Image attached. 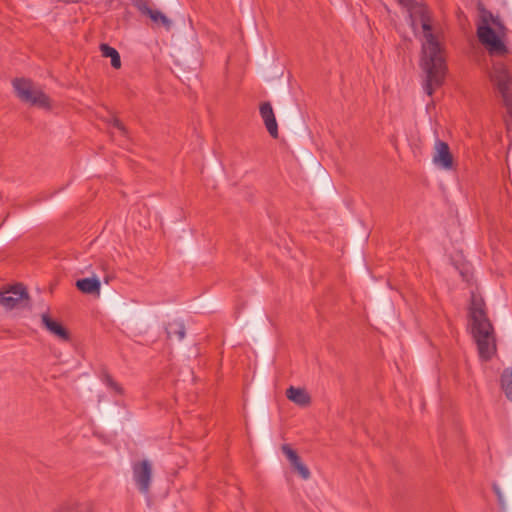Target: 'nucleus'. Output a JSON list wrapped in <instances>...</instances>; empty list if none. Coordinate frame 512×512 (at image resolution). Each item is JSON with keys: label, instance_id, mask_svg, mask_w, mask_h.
Returning <instances> with one entry per match:
<instances>
[{"label": "nucleus", "instance_id": "obj_1", "mask_svg": "<svg viewBox=\"0 0 512 512\" xmlns=\"http://www.w3.org/2000/svg\"><path fill=\"white\" fill-rule=\"evenodd\" d=\"M406 8L409 24L416 38L421 41L420 67L425 74L423 88L431 96L446 76V51L440 42L437 26L426 6L413 0H399Z\"/></svg>", "mask_w": 512, "mask_h": 512}, {"label": "nucleus", "instance_id": "obj_2", "mask_svg": "<svg viewBox=\"0 0 512 512\" xmlns=\"http://www.w3.org/2000/svg\"><path fill=\"white\" fill-rule=\"evenodd\" d=\"M469 306V330L476 344L481 361L488 362L497 353L495 328L488 318L485 302L480 294L471 289Z\"/></svg>", "mask_w": 512, "mask_h": 512}, {"label": "nucleus", "instance_id": "obj_3", "mask_svg": "<svg viewBox=\"0 0 512 512\" xmlns=\"http://www.w3.org/2000/svg\"><path fill=\"white\" fill-rule=\"evenodd\" d=\"M477 10L476 35L479 42L490 55H505L508 48L501 37L505 34L506 27L501 18L486 9L482 2L477 4Z\"/></svg>", "mask_w": 512, "mask_h": 512}, {"label": "nucleus", "instance_id": "obj_4", "mask_svg": "<svg viewBox=\"0 0 512 512\" xmlns=\"http://www.w3.org/2000/svg\"><path fill=\"white\" fill-rule=\"evenodd\" d=\"M490 79L500 94L506 108L504 121L508 134L512 132V77L502 63H495L490 72Z\"/></svg>", "mask_w": 512, "mask_h": 512}, {"label": "nucleus", "instance_id": "obj_5", "mask_svg": "<svg viewBox=\"0 0 512 512\" xmlns=\"http://www.w3.org/2000/svg\"><path fill=\"white\" fill-rule=\"evenodd\" d=\"M13 87L21 101L43 109L51 108L50 98L32 81L24 78L15 79Z\"/></svg>", "mask_w": 512, "mask_h": 512}, {"label": "nucleus", "instance_id": "obj_6", "mask_svg": "<svg viewBox=\"0 0 512 512\" xmlns=\"http://www.w3.org/2000/svg\"><path fill=\"white\" fill-rule=\"evenodd\" d=\"M13 87L21 101L43 109L51 108L50 98L32 81L24 78L15 79Z\"/></svg>", "mask_w": 512, "mask_h": 512}, {"label": "nucleus", "instance_id": "obj_7", "mask_svg": "<svg viewBox=\"0 0 512 512\" xmlns=\"http://www.w3.org/2000/svg\"><path fill=\"white\" fill-rule=\"evenodd\" d=\"M28 300V293L22 284L0 291V305L7 310L25 307L28 305Z\"/></svg>", "mask_w": 512, "mask_h": 512}, {"label": "nucleus", "instance_id": "obj_8", "mask_svg": "<svg viewBox=\"0 0 512 512\" xmlns=\"http://www.w3.org/2000/svg\"><path fill=\"white\" fill-rule=\"evenodd\" d=\"M151 478L152 465L148 460H142L133 464V479L141 492H148Z\"/></svg>", "mask_w": 512, "mask_h": 512}, {"label": "nucleus", "instance_id": "obj_9", "mask_svg": "<svg viewBox=\"0 0 512 512\" xmlns=\"http://www.w3.org/2000/svg\"><path fill=\"white\" fill-rule=\"evenodd\" d=\"M260 115L264 121L267 131L273 138L278 137V125L274 115L273 108L269 102L260 106Z\"/></svg>", "mask_w": 512, "mask_h": 512}, {"label": "nucleus", "instance_id": "obj_10", "mask_svg": "<svg viewBox=\"0 0 512 512\" xmlns=\"http://www.w3.org/2000/svg\"><path fill=\"white\" fill-rule=\"evenodd\" d=\"M282 451L284 455L289 460L292 467L295 469V471L305 480H307L310 477V471L307 468V466L300 460L299 456L297 455L296 451H294L290 446L283 445Z\"/></svg>", "mask_w": 512, "mask_h": 512}, {"label": "nucleus", "instance_id": "obj_11", "mask_svg": "<svg viewBox=\"0 0 512 512\" xmlns=\"http://www.w3.org/2000/svg\"><path fill=\"white\" fill-rule=\"evenodd\" d=\"M42 324L44 327L56 338L62 341L69 340L68 331L61 325V323L53 320L48 314L44 313L41 316Z\"/></svg>", "mask_w": 512, "mask_h": 512}, {"label": "nucleus", "instance_id": "obj_12", "mask_svg": "<svg viewBox=\"0 0 512 512\" xmlns=\"http://www.w3.org/2000/svg\"><path fill=\"white\" fill-rule=\"evenodd\" d=\"M286 397L294 404L306 407L311 403V396L305 388L290 386L286 390Z\"/></svg>", "mask_w": 512, "mask_h": 512}, {"label": "nucleus", "instance_id": "obj_13", "mask_svg": "<svg viewBox=\"0 0 512 512\" xmlns=\"http://www.w3.org/2000/svg\"><path fill=\"white\" fill-rule=\"evenodd\" d=\"M76 287L84 294L100 296L101 282L97 276L79 279L76 281Z\"/></svg>", "mask_w": 512, "mask_h": 512}, {"label": "nucleus", "instance_id": "obj_14", "mask_svg": "<svg viewBox=\"0 0 512 512\" xmlns=\"http://www.w3.org/2000/svg\"><path fill=\"white\" fill-rule=\"evenodd\" d=\"M54 512H93V504L89 500H71L61 504Z\"/></svg>", "mask_w": 512, "mask_h": 512}, {"label": "nucleus", "instance_id": "obj_15", "mask_svg": "<svg viewBox=\"0 0 512 512\" xmlns=\"http://www.w3.org/2000/svg\"><path fill=\"white\" fill-rule=\"evenodd\" d=\"M453 266L455 270L459 273L462 280L467 283L469 287L473 285V269L472 265L465 261L462 258V255H459V258L453 260Z\"/></svg>", "mask_w": 512, "mask_h": 512}, {"label": "nucleus", "instance_id": "obj_16", "mask_svg": "<svg viewBox=\"0 0 512 512\" xmlns=\"http://www.w3.org/2000/svg\"><path fill=\"white\" fill-rule=\"evenodd\" d=\"M433 164L443 170L448 169V144L444 141H436Z\"/></svg>", "mask_w": 512, "mask_h": 512}, {"label": "nucleus", "instance_id": "obj_17", "mask_svg": "<svg viewBox=\"0 0 512 512\" xmlns=\"http://www.w3.org/2000/svg\"><path fill=\"white\" fill-rule=\"evenodd\" d=\"M166 332L168 338L176 337L182 340L185 337V327L181 321L173 320L167 324Z\"/></svg>", "mask_w": 512, "mask_h": 512}, {"label": "nucleus", "instance_id": "obj_18", "mask_svg": "<svg viewBox=\"0 0 512 512\" xmlns=\"http://www.w3.org/2000/svg\"><path fill=\"white\" fill-rule=\"evenodd\" d=\"M100 50H101L103 57L111 59V65L113 68L119 69L121 67L120 55L115 48H113L107 44H102L100 46Z\"/></svg>", "mask_w": 512, "mask_h": 512}, {"label": "nucleus", "instance_id": "obj_19", "mask_svg": "<svg viewBox=\"0 0 512 512\" xmlns=\"http://www.w3.org/2000/svg\"><path fill=\"white\" fill-rule=\"evenodd\" d=\"M145 13L151 18V20L157 24L164 26L166 29H170L171 20L167 18L161 11L146 8Z\"/></svg>", "mask_w": 512, "mask_h": 512}, {"label": "nucleus", "instance_id": "obj_20", "mask_svg": "<svg viewBox=\"0 0 512 512\" xmlns=\"http://www.w3.org/2000/svg\"><path fill=\"white\" fill-rule=\"evenodd\" d=\"M501 387L506 397L512 401V370H504L501 375Z\"/></svg>", "mask_w": 512, "mask_h": 512}, {"label": "nucleus", "instance_id": "obj_21", "mask_svg": "<svg viewBox=\"0 0 512 512\" xmlns=\"http://www.w3.org/2000/svg\"><path fill=\"white\" fill-rule=\"evenodd\" d=\"M104 382L107 385L109 389H111L113 392L117 394H123V388L115 382L110 376H106L104 378Z\"/></svg>", "mask_w": 512, "mask_h": 512}, {"label": "nucleus", "instance_id": "obj_22", "mask_svg": "<svg viewBox=\"0 0 512 512\" xmlns=\"http://www.w3.org/2000/svg\"><path fill=\"white\" fill-rule=\"evenodd\" d=\"M109 124L113 127V128H116L118 129L121 133H125V128L123 126V124L120 122L119 119H117L116 117H111L110 118V121H109Z\"/></svg>", "mask_w": 512, "mask_h": 512}, {"label": "nucleus", "instance_id": "obj_23", "mask_svg": "<svg viewBox=\"0 0 512 512\" xmlns=\"http://www.w3.org/2000/svg\"><path fill=\"white\" fill-rule=\"evenodd\" d=\"M493 490H494L495 494L497 495L498 501L500 503H503V495H502V492H501L500 488L498 487V485L494 484Z\"/></svg>", "mask_w": 512, "mask_h": 512}, {"label": "nucleus", "instance_id": "obj_24", "mask_svg": "<svg viewBox=\"0 0 512 512\" xmlns=\"http://www.w3.org/2000/svg\"><path fill=\"white\" fill-rule=\"evenodd\" d=\"M449 163H450V170L453 169L454 167V161H453V157H452V154L450 153V160H449Z\"/></svg>", "mask_w": 512, "mask_h": 512}]
</instances>
